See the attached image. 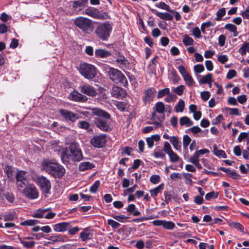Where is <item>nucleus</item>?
Instances as JSON below:
<instances>
[{"mask_svg":"<svg viewBox=\"0 0 249 249\" xmlns=\"http://www.w3.org/2000/svg\"><path fill=\"white\" fill-rule=\"evenodd\" d=\"M213 75L211 73H208L202 77V78L199 80V83L200 84H207L208 82H210V81H212Z\"/></svg>","mask_w":249,"mask_h":249,"instance_id":"38","label":"nucleus"},{"mask_svg":"<svg viewBox=\"0 0 249 249\" xmlns=\"http://www.w3.org/2000/svg\"><path fill=\"white\" fill-rule=\"evenodd\" d=\"M61 158L63 162L65 163H70L74 161L72 157H71V154L69 153V151L67 149L62 151Z\"/></svg>","mask_w":249,"mask_h":249,"instance_id":"21","label":"nucleus"},{"mask_svg":"<svg viewBox=\"0 0 249 249\" xmlns=\"http://www.w3.org/2000/svg\"><path fill=\"white\" fill-rule=\"evenodd\" d=\"M95 167V165L89 161H83L81 162L78 166V169L80 171H85L90 170Z\"/></svg>","mask_w":249,"mask_h":249,"instance_id":"25","label":"nucleus"},{"mask_svg":"<svg viewBox=\"0 0 249 249\" xmlns=\"http://www.w3.org/2000/svg\"><path fill=\"white\" fill-rule=\"evenodd\" d=\"M100 185V182L99 180L96 181L94 184L90 187L89 191L92 193H95Z\"/></svg>","mask_w":249,"mask_h":249,"instance_id":"48","label":"nucleus"},{"mask_svg":"<svg viewBox=\"0 0 249 249\" xmlns=\"http://www.w3.org/2000/svg\"><path fill=\"white\" fill-rule=\"evenodd\" d=\"M213 152L215 156L218 158H226L227 155L225 151L222 150H218L216 144L213 145Z\"/></svg>","mask_w":249,"mask_h":249,"instance_id":"34","label":"nucleus"},{"mask_svg":"<svg viewBox=\"0 0 249 249\" xmlns=\"http://www.w3.org/2000/svg\"><path fill=\"white\" fill-rule=\"evenodd\" d=\"M109 78L116 84L120 83L123 86L127 85L128 82L125 76L119 70L109 68L108 71Z\"/></svg>","mask_w":249,"mask_h":249,"instance_id":"4","label":"nucleus"},{"mask_svg":"<svg viewBox=\"0 0 249 249\" xmlns=\"http://www.w3.org/2000/svg\"><path fill=\"white\" fill-rule=\"evenodd\" d=\"M113 97L118 99H123L126 97V92L123 89L117 86H113L111 91Z\"/></svg>","mask_w":249,"mask_h":249,"instance_id":"16","label":"nucleus"},{"mask_svg":"<svg viewBox=\"0 0 249 249\" xmlns=\"http://www.w3.org/2000/svg\"><path fill=\"white\" fill-rule=\"evenodd\" d=\"M42 169L55 178H61L65 172V168L62 165L48 159L43 161Z\"/></svg>","mask_w":249,"mask_h":249,"instance_id":"1","label":"nucleus"},{"mask_svg":"<svg viewBox=\"0 0 249 249\" xmlns=\"http://www.w3.org/2000/svg\"><path fill=\"white\" fill-rule=\"evenodd\" d=\"M77 124L79 128L88 130L89 131L90 125L89 123L88 122L85 121H80Z\"/></svg>","mask_w":249,"mask_h":249,"instance_id":"49","label":"nucleus"},{"mask_svg":"<svg viewBox=\"0 0 249 249\" xmlns=\"http://www.w3.org/2000/svg\"><path fill=\"white\" fill-rule=\"evenodd\" d=\"M170 89L169 88H165L164 89L160 90L158 92L157 95L158 98H161L166 95H168L170 93Z\"/></svg>","mask_w":249,"mask_h":249,"instance_id":"50","label":"nucleus"},{"mask_svg":"<svg viewBox=\"0 0 249 249\" xmlns=\"http://www.w3.org/2000/svg\"><path fill=\"white\" fill-rule=\"evenodd\" d=\"M199 155L196 151L194 154L190 157L189 161L194 164V163L199 161Z\"/></svg>","mask_w":249,"mask_h":249,"instance_id":"46","label":"nucleus"},{"mask_svg":"<svg viewBox=\"0 0 249 249\" xmlns=\"http://www.w3.org/2000/svg\"><path fill=\"white\" fill-rule=\"evenodd\" d=\"M192 32L193 35L196 37L199 38L201 37L200 30L198 27H196L193 28Z\"/></svg>","mask_w":249,"mask_h":249,"instance_id":"60","label":"nucleus"},{"mask_svg":"<svg viewBox=\"0 0 249 249\" xmlns=\"http://www.w3.org/2000/svg\"><path fill=\"white\" fill-rule=\"evenodd\" d=\"M191 142V138L187 135H184L183 138V147L185 148H187Z\"/></svg>","mask_w":249,"mask_h":249,"instance_id":"54","label":"nucleus"},{"mask_svg":"<svg viewBox=\"0 0 249 249\" xmlns=\"http://www.w3.org/2000/svg\"><path fill=\"white\" fill-rule=\"evenodd\" d=\"M16 178L17 185L23 188L25 186L24 181L27 179L26 172L24 171H18L16 174Z\"/></svg>","mask_w":249,"mask_h":249,"instance_id":"15","label":"nucleus"},{"mask_svg":"<svg viewBox=\"0 0 249 249\" xmlns=\"http://www.w3.org/2000/svg\"><path fill=\"white\" fill-rule=\"evenodd\" d=\"M16 217L15 213H11L3 216V219L5 221H10L14 219Z\"/></svg>","mask_w":249,"mask_h":249,"instance_id":"56","label":"nucleus"},{"mask_svg":"<svg viewBox=\"0 0 249 249\" xmlns=\"http://www.w3.org/2000/svg\"><path fill=\"white\" fill-rule=\"evenodd\" d=\"M220 169L223 172L228 174L233 179H236L240 178V175L233 170H231L229 168H225L224 167H221Z\"/></svg>","mask_w":249,"mask_h":249,"instance_id":"27","label":"nucleus"},{"mask_svg":"<svg viewBox=\"0 0 249 249\" xmlns=\"http://www.w3.org/2000/svg\"><path fill=\"white\" fill-rule=\"evenodd\" d=\"M184 89V86L183 85H180L179 86L174 89V92L178 95L182 94Z\"/></svg>","mask_w":249,"mask_h":249,"instance_id":"55","label":"nucleus"},{"mask_svg":"<svg viewBox=\"0 0 249 249\" xmlns=\"http://www.w3.org/2000/svg\"><path fill=\"white\" fill-rule=\"evenodd\" d=\"M183 176L186 179V183L191 185H192L193 181L191 178L193 177V175L189 173H184Z\"/></svg>","mask_w":249,"mask_h":249,"instance_id":"58","label":"nucleus"},{"mask_svg":"<svg viewBox=\"0 0 249 249\" xmlns=\"http://www.w3.org/2000/svg\"><path fill=\"white\" fill-rule=\"evenodd\" d=\"M156 90L154 88H149L146 90L144 91V96L142 98L143 102L145 105L149 104L151 101H153Z\"/></svg>","mask_w":249,"mask_h":249,"instance_id":"14","label":"nucleus"},{"mask_svg":"<svg viewBox=\"0 0 249 249\" xmlns=\"http://www.w3.org/2000/svg\"><path fill=\"white\" fill-rule=\"evenodd\" d=\"M224 28L233 33V36L234 37L237 36L238 35V32L237 31V28L234 24L231 23L226 24L225 25Z\"/></svg>","mask_w":249,"mask_h":249,"instance_id":"32","label":"nucleus"},{"mask_svg":"<svg viewBox=\"0 0 249 249\" xmlns=\"http://www.w3.org/2000/svg\"><path fill=\"white\" fill-rule=\"evenodd\" d=\"M155 14L161 19L172 21L173 19V16L168 13H161L156 12Z\"/></svg>","mask_w":249,"mask_h":249,"instance_id":"31","label":"nucleus"},{"mask_svg":"<svg viewBox=\"0 0 249 249\" xmlns=\"http://www.w3.org/2000/svg\"><path fill=\"white\" fill-rule=\"evenodd\" d=\"M71 227L70 223L66 222L59 223L53 226V230L59 232H63L69 229Z\"/></svg>","mask_w":249,"mask_h":249,"instance_id":"18","label":"nucleus"},{"mask_svg":"<svg viewBox=\"0 0 249 249\" xmlns=\"http://www.w3.org/2000/svg\"><path fill=\"white\" fill-rule=\"evenodd\" d=\"M154 109L159 113H162L165 111V106L162 102H159L155 105Z\"/></svg>","mask_w":249,"mask_h":249,"instance_id":"41","label":"nucleus"},{"mask_svg":"<svg viewBox=\"0 0 249 249\" xmlns=\"http://www.w3.org/2000/svg\"><path fill=\"white\" fill-rule=\"evenodd\" d=\"M179 124L181 126L185 125L187 127H189L193 125V122L189 117L183 116L180 118Z\"/></svg>","mask_w":249,"mask_h":249,"instance_id":"29","label":"nucleus"},{"mask_svg":"<svg viewBox=\"0 0 249 249\" xmlns=\"http://www.w3.org/2000/svg\"><path fill=\"white\" fill-rule=\"evenodd\" d=\"M51 210L50 208L44 209H38L32 215L33 217L41 218L44 216V213L47 212Z\"/></svg>","mask_w":249,"mask_h":249,"instance_id":"35","label":"nucleus"},{"mask_svg":"<svg viewBox=\"0 0 249 249\" xmlns=\"http://www.w3.org/2000/svg\"><path fill=\"white\" fill-rule=\"evenodd\" d=\"M112 30V24L109 22L100 23L96 28L94 33L98 38L103 41H107Z\"/></svg>","mask_w":249,"mask_h":249,"instance_id":"2","label":"nucleus"},{"mask_svg":"<svg viewBox=\"0 0 249 249\" xmlns=\"http://www.w3.org/2000/svg\"><path fill=\"white\" fill-rule=\"evenodd\" d=\"M69 98L70 100L75 102H85L88 101L87 96L76 91H72L70 94Z\"/></svg>","mask_w":249,"mask_h":249,"instance_id":"17","label":"nucleus"},{"mask_svg":"<svg viewBox=\"0 0 249 249\" xmlns=\"http://www.w3.org/2000/svg\"><path fill=\"white\" fill-rule=\"evenodd\" d=\"M160 180V177L159 175H152L150 178V181L154 184H156L159 183Z\"/></svg>","mask_w":249,"mask_h":249,"instance_id":"57","label":"nucleus"},{"mask_svg":"<svg viewBox=\"0 0 249 249\" xmlns=\"http://www.w3.org/2000/svg\"><path fill=\"white\" fill-rule=\"evenodd\" d=\"M126 211L130 213H132L134 216H138L141 214L140 212L136 210V206L133 204H129L126 208Z\"/></svg>","mask_w":249,"mask_h":249,"instance_id":"36","label":"nucleus"},{"mask_svg":"<svg viewBox=\"0 0 249 249\" xmlns=\"http://www.w3.org/2000/svg\"><path fill=\"white\" fill-rule=\"evenodd\" d=\"M185 107L184 102L180 99L177 105L175 107V110L177 112H181L184 110Z\"/></svg>","mask_w":249,"mask_h":249,"instance_id":"39","label":"nucleus"},{"mask_svg":"<svg viewBox=\"0 0 249 249\" xmlns=\"http://www.w3.org/2000/svg\"><path fill=\"white\" fill-rule=\"evenodd\" d=\"M35 182L43 193L48 194L50 193L51 184L46 177L43 176H38L36 178Z\"/></svg>","mask_w":249,"mask_h":249,"instance_id":"6","label":"nucleus"},{"mask_svg":"<svg viewBox=\"0 0 249 249\" xmlns=\"http://www.w3.org/2000/svg\"><path fill=\"white\" fill-rule=\"evenodd\" d=\"M218 193L212 191L210 193H207L205 196V198L207 200H210L213 198H216L218 197Z\"/></svg>","mask_w":249,"mask_h":249,"instance_id":"51","label":"nucleus"},{"mask_svg":"<svg viewBox=\"0 0 249 249\" xmlns=\"http://www.w3.org/2000/svg\"><path fill=\"white\" fill-rule=\"evenodd\" d=\"M194 42L193 38L187 35L185 36L183 39V42L185 46L193 45Z\"/></svg>","mask_w":249,"mask_h":249,"instance_id":"52","label":"nucleus"},{"mask_svg":"<svg viewBox=\"0 0 249 249\" xmlns=\"http://www.w3.org/2000/svg\"><path fill=\"white\" fill-rule=\"evenodd\" d=\"M95 124L97 127L104 131H108L110 127L107 121L102 118H98L95 120Z\"/></svg>","mask_w":249,"mask_h":249,"instance_id":"20","label":"nucleus"},{"mask_svg":"<svg viewBox=\"0 0 249 249\" xmlns=\"http://www.w3.org/2000/svg\"><path fill=\"white\" fill-rule=\"evenodd\" d=\"M74 23L85 33L89 34L93 31V26L92 21L88 18L79 17L74 20Z\"/></svg>","mask_w":249,"mask_h":249,"instance_id":"3","label":"nucleus"},{"mask_svg":"<svg viewBox=\"0 0 249 249\" xmlns=\"http://www.w3.org/2000/svg\"><path fill=\"white\" fill-rule=\"evenodd\" d=\"M48 239L51 241V243L52 244L57 242H65L67 241L66 236L62 234H56L51 236ZM49 243H51V242H49Z\"/></svg>","mask_w":249,"mask_h":249,"instance_id":"24","label":"nucleus"},{"mask_svg":"<svg viewBox=\"0 0 249 249\" xmlns=\"http://www.w3.org/2000/svg\"><path fill=\"white\" fill-rule=\"evenodd\" d=\"M164 188V184H160V185L155 188L153 189H151L149 191L151 196L152 197H156L158 194L161 192Z\"/></svg>","mask_w":249,"mask_h":249,"instance_id":"33","label":"nucleus"},{"mask_svg":"<svg viewBox=\"0 0 249 249\" xmlns=\"http://www.w3.org/2000/svg\"><path fill=\"white\" fill-rule=\"evenodd\" d=\"M59 112L65 119L71 122H74L78 119L75 114L68 110L61 109L59 110Z\"/></svg>","mask_w":249,"mask_h":249,"instance_id":"19","label":"nucleus"},{"mask_svg":"<svg viewBox=\"0 0 249 249\" xmlns=\"http://www.w3.org/2000/svg\"><path fill=\"white\" fill-rule=\"evenodd\" d=\"M95 54L97 56L100 57L101 58H105L111 55L110 52L100 49L96 50Z\"/></svg>","mask_w":249,"mask_h":249,"instance_id":"30","label":"nucleus"},{"mask_svg":"<svg viewBox=\"0 0 249 249\" xmlns=\"http://www.w3.org/2000/svg\"><path fill=\"white\" fill-rule=\"evenodd\" d=\"M249 52V43L245 42L239 49V53L242 55H245L246 52Z\"/></svg>","mask_w":249,"mask_h":249,"instance_id":"43","label":"nucleus"},{"mask_svg":"<svg viewBox=\"0 0 249 249\" xmlns=\"http://www.w3.org/2000/svg\"><path fill=\"white\" fill-rule=\"evenodd\" d=\"M22 194L23 196L31 199H36L38 197V191L33 184L27 186L22 190Z\"/></svg>","mask_w":249,"mask_h":249,"instance_id":"8","label":"nucleus"},{"mask_svg":"<svg viewBox=\"0 0 249 249\" xmlns=\"http://www.w3.org/2000/svg\"><path fill=\"white\" fill-rule=\"evenodd\" d=\"M178 69L181 74L185 84L188 86H192L195 84V82L193 78L188 73L185 67L182 65H180L178 67Z\"/></svg>","mask_w":249,"mask_h":249,"instance_id":"10","label":"nucleus"},{"mask_svg":"<svg viewBox=\"0 0 249 249\" xmlns=\"http://www.w3.org/2000/svg\"><path fill=\"white\" fill-rule=\"evenodd\" d=\"M19 240L20 243L22 244L25 248L27 249L33 248L36 244L35 241H26V240L22 239V238L20 237L19 238Z\"/></svg>","mask_w":249,"mask_h":249,"instance_id":"37","label":"nucleus"},{"mask_svg":"<svg viewBox=\"0 0 249 249\" xmlns=\"http://www.w3.org/2000/svg\"><path fill=\"white\" fill-rule=\"evenodd\" d=\"M229 225L230 227L234 228L241 232L244 231V227L240 223L231 221L229 222Z\"/></svg>","mask_w":249,"mask_h":249,"instance_id":"40","label":"nucleus"},{"mask_svg":"<svg viewBox=\"0 0 249 249\" xmlns=\"http://www.w3.org/2000/svg\"><path fill=\"white\" fill-rule=\"evenodd\" d=\"M218 61L222 64H224L228 60V58L226 55H220L217 57Z\"/></svg>","mask_w":249,"mask_h":249,"instance_id":"64","label":"nucleus"},{"mask_svg":"<svg viewBox=\"0 0 249 249\" xmlns=\"http://www.w3.org/2000/svg\"><path fill=\"white\" fill-rule=\"evenodd\" d=\"M117 108L120 111H124L125 108V104L123 102H117L115 104Z\"/></svg>","mask_w":249,"mask_h":249,"instance_id":"63","label":"nucleus"},{"mask_svg":"<svg viewBox=\"0 0 249 249\" xmlns=\"http://www.w3.org/2000/svg\"><path fill=\"white\" fill-rule=\"evenodd\" d=\"M163 150L168 155L171 162H176L179 161L180 160V157L173 151L170 143L168 142H164Z\"/></svg>","mask_w":249,"mask_h":249,"instance_id":"11","label":"nucleus"},{"mask_svg":"<svg viewBox=\"0 0 249 249\" xmlns=\"http://www.w3.org/2000/svg\"><path fill=\"white\" fill-rule=\"evenodd\" d=\"M79 71L83 77L89 80L93 79L97 73L96 68L94 66L86 63L80 64Z\"/></svg>","mask_w":249,"mask_h":249,"instance_id":"5","label":"nucleus"},{"mask_svg":"<svg viewBox=\"0 0 249 249\" xmlns=\"http://www.w3.org/2000/svg\"><path fill=\"white\" fill-rule=\"evenodd\" d=\"M69 150L74 161H79L82 160V153L77 143H71L69 147Z\"/></svg>","mask_w":249,"mask_h":249,"instance_id":"7","label":"nucleus"},{"mask_svg":"<svg viewBox=\"0 0 249 249\" xmlns=\"http://www.w3.org/2000/svg\"><path fill=\"white\" fill-rule=\"evenodd\" d=\"M79 90L82 94H85L90 97H95L97 95V91L95 88L89 84H84L79 87Z\"/></svg>","mask_w":249,"mask_h":249,"instance_id":"9","label":"nucleus"},{"mask_svg":"<svg viewBox=\"0 0 249 249\" xmlns=\"http://www.w3.org/2000/svg\"><path fill=\"white\" fill-rule=\"evenodd\" d=\"M107 224L113 229L119 228L121 226L119 223L110 219L107 220Z\"/></svg>","mask_w":249,"mask_h":249,"instance_id":"53","label":"nucleus"},{"mask_svg":"<svg viewBox=\"0 0 249 249\" xmlns=\"http://www.w3.org/2000/svg\"><path fill=\"white\" fill-rule=\"evenodd\" d=\"M159 7L160 8L170 12H173V11L172 10L170 9V8L169 6V5H168L167 4H166L165 3H164L163 2H160L159 4Z\"/></svg>","mask_w":249,"mask_h":249,"instance_id":"61","label":"nucleus"},{"mask_svg":"<svg viewBox=\"0 0 249 249\" xmlns=\"http://www.w3.org/2000/svg\"><path fill=\"white\" fill-rule=\"evenodd\" d=\"M170 142L172 143L175 149L177 150L180 151L181 143L177 137L174 136L171 137Z\"/></svg>","mask_w":249,"mask_h":249,"instance_id":"28","label":"nucleus"},{"mask_svg":"<svg viewBox=\"0 0 249 249\" xmlns=\"http://www.w3.org/2000/svg\"><path fill=\"white\" fill-rule=\"evenodd\" d=\"M84 13L86 15L94 18L99 19H104L106 18L104 13L94 7H90L87 8L85 9Z\"/></svg>","mask_w":249,"mask_h":249,"instance_id":"12","label":"nucleus"},{"mask_svg":"<svg viewBox=\"0 0 249 249\" xmlns=\"http://www.w3.org/2000/svg\"><path fill=\"white\" fill-rule=\"evenodd\" d=\"M106 142V137L105 135H100L94 136L90 140L91 144L95 147H103Z\"/></svg>","mask_w":249,"mask_h":249,"instance_id":"13","label":"nucleus"},{"mask_svg":"<svg viewBox=\"0 0 249 249\" xmlns=\"http://www.w3.org/2000/svg\"><path fill=\"white\" fill-rule=\"evenodd\" d=\"M91 110L92 113L95 115L103 117L105 119H109L110 117V115L108 113L99 108L95 107L92 108Z\"/></svg>","mask_w":249,"mask_h":249,"instance_id":"22","label":"nucleus"},{"mask_svg":"<svg viewBox=\"0 0 249 249\" xmlns=\"http://www.w3.org/2000/svg\"><path fill=\"white\" fill-rule=\"evenodd\" d=\"M194 69L196 73H201L204 71V67L201 64H197L194 66Z\"/></svg>","mask_w":249,"mask_h":249,"instance_id":"59","label":"nucleus"},{"mask_svg":"<svg viewBox=\"0 0 249 249\" xmlns=\"http://www.w3.org/2000/svg\"><path fill=\"white\" fill-rule=\"evenodd\" d=\"M3 198H5L6 200L10 203H13L15 201V197L13 193L11 192H7L3 195Z\"/></svg>","mask_w":249,"mask_h":249,"instance_id":"45","label":"nucleus"},{"mask_svg":"<svg viewBox=\"0 0 249 249\" xmlns=\"http://www.w3.org/2000/svg\"><path fill=\"white\" fill-rule=\"evenodd\" d=\"M200 96L203 100L207 101L210 97V93L208 91H202L200 93Z\"/></svg>","mask_w":249,"mask_h":249,"instance_id":"62","label":"nucleus"},{"mask_svg":"<svg viewBox=\"0 0 249 249\" xmlns=\"http://www.w3.org/2000/svg\"><path fill=\"white\" fill-rule=\"evenodd\" d=\"M92 236V233L91 230L89 228H85L80 233L79 238H81L82 241L84 242L90 239Z\"/></svg>","mask_w":249,"mask_h":249,"instance_id":"23","label":"nucleus"},{"mask_svg":"<svg viewBox=\"0 0 249 249\" xmlns=\"http://www.w3.org/2000/svg\"><path fill=\"white\" fill-rule=\"evenodd\" d=\"M175 227L174 222L172 221H163V227L167 230H172Z\"/></svg>","mask_w":249,"mask_h":249,"instance_id":"47","label":"nucleus"},{"mask_svg":"<svg viewBox=\"0 0 249 249\" xmlns=\"http://www.w3.org/2000/svg\"><path fill=\"white\" fill-rule=\"evenodd\" d=\"M226 14V9L225 8H222L219 9L216 12V17L215 19L216 21H220L222 20V18Z\"/></svg>","mask_w":249,"mask_h":249,"instance_id":"42","label":"nucleus"},{"mask_svg":"<svg viewBox=\"0 0 249 249\" xmlns=\"http://www.w3.org/2000/svg\"><path fill=\"white\" fill-rule=\"evenodd\" d=\"M160 140V136L159 134H155L146 138V141L148 147L151 148L154 144V142H158Z\"/></svg>","mask_w":249,"mask_h":249,"instance_id":"26","label":"nucleus"},{"mask_svg":"<svg viewBox=\"0 0 249 249\" xmlns=\"http://www.w3.org/2000/svg\"><path fill=\"white\" fill-rule=\"evenodd\" d=\"M38 223V221L35 219H28L22 222L20 225L22 226H34Z\"/></svg>","mask_w":249,"mask_h":249,"instance_id":"44","label":"nucleus"}]
</instances>
